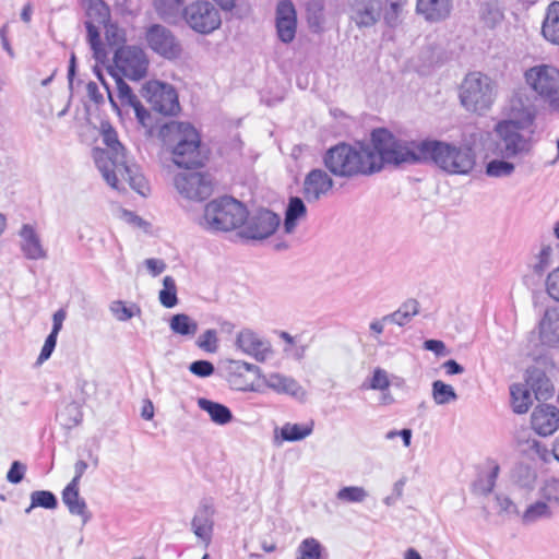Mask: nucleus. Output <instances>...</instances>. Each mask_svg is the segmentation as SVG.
<instances>
[{"label":"nucleus","mask_w":559,"mask_h":559,"mask_svg":"<svg viewBox=\"0 0 559 559\" xmlns=\"http://www.w3.org/2000/svg\"><path fill=\"white\" fill-rule=\"evenodd\" d=\"M452 9L451 0H417L416 10L429 22L445 20Z\"/></svg>","instance_id":"26"},{"label":"nucleus","mask_w":559,"mask_h":559,"mask_svg":"<svg viewBox=\"0 0 559 559\" xmlns=\"http://www.w3.org/2000/svg\"><path fill=\"white\" fill-rule=\"evenodd\" d=\"M381 12V0H353L350 3V19L359 28L373 26Z\"/></svg>","instance_id":"19"},{"label":"nucleus","mask_w":559,"mask_h":559,"mask_svg":"<svg viewBox=\"0 0 559 559\" xmlns=\"http://www.w3.org/2000/svg\"><path fill=\"white\" fill-rule=\"evenodd\" d=\"M248 217L247 207L231 197L212 200L204 207L201 225L209 231H230L242 227Z\"/></svg>","instance_id":"5"},{"label":"nucleus","mask_w":559,"mask_h":559,"mask_svg":"<svg viewBox=\"0 0 559 559\" xmlns=\"http://www.w3.org/2000/svg\"><path fill=\"white\" fill-rule=\"evenodd\" d=\"M552 249L550 246H544L536 257V262L533 264V271L542 275L550 266Z\"/></svg>","instance_id":"55"},{"label":"nucleus","mask_w":559,"mask_h":559,"mask_svg":"<svg viewBox=\"0 0 559 559\" xmlns=\"http://www.w3.org/2000/svg\"><path fill=\"white\" fill-rule=\"evenodd\" d=\"M144 38L147 46L166 60H178L183 53L180 39L164 25L152 24L146 28Z\"/></svg>","instance_id":"11"},{"label":"nucleus","mask_w":559,"mask_h":559,"mask_svg":"<svg viewBox=\"0 0 559 559\" xmlns=\"http://www.w3.org/2000/svg\"><path fill=\"white\" fill-rule=\"evenodd\" d=\"M511 397L513 411L516 414H525L533 404L531 390L526 384H513L511 386Z\"/></svg>","instance_id":"37"},{"label":"nucleus","mask_w":559,"mask_h":559,"mask_svg":"<svg viewBox=\"0 0 559 559\" xmlns=\"http://www.w3.org/2000/svg\"><path fill=\"white\" fill-rule=\"evenodd\" d=\"M105 35L110 45H118L124 41V32L114 24L105 23Z\"/></svg>","instance_id":"58"},{"label":"nucleus","mask_w":559,"mask_h":559,"mask_svg":"<svg viewBox=\"0 0 559 559\" xmlns=\"http://www.w3.org/2000/svg\"><path fill=\"white\" fill-rule=\"evenodd\" d=\"M31 506L25 510L29 513L33 508L40 507L45 509H56L58 501L51 491L36 490L31 493Z\"/></svg>","instance_id":"49"},{"label":"nucleus","mask_w":559,"mask_h":559,"mask_svg":"<svg viewBox=\"0 0 559 559\" xmlns=\"http://www.w3.org/2000/svg\"><path fill=\"white\" fill-rule=\"evenodd\" d=\"M159 301L165 308H174L178 304L177 286L171 276L163 280V289L159 292Z\"/></svg>","instance_id":"48"},{"label":"nucleus","mask_w":559,"mask_h":559,"mask_svg":"<svg viewBox=\"0 0 559 559\" xmlns=\"http://www.w3.org/2000/svg\"><path fill=\"white\" fill-rule=\"evenodd\" d=\"M531 425L542 437L554 435L559 429V408L549 404L535 407L531 415Z\"/></svg>","instance_id":"18"},{"label":"nucleus","mask_w":559,"mask_h":559,"mask_svg":"<svg viewBox=\"0 0 559 559\" xmlns=\"http://www.w3.org/2000/svg\"><path fill=\"white\" fill-rule=\"evenodd\" d=\"M280 223L281 218L277 214L266 209H259L252 213L248 212L239 235L246 239L262 240L273 235Z\"/></svg>","instance_id":"13"},{"label":"nucleus","mask_w":559,"mask_h":559,"mask_svg":"<svg viewBox=\"0 0 559 559\" xmlns=\"http://www.w3.org/2000/svg\"><path fill=\"white\" fill-rule=\"evenodd\" d=\"M539 497L557 510L559 508V479H546L538 490Z\"/></svg>","instance_id":"46"},{"label":"nucleus","mask_w":559,"mask_h":559,"mask_svg":"<svg viewBox=\"0 0 559 559\" xmlns=\"http://www.w3.org/2000/svg\"><path fill=\"white\" fill-rule=\"evenodd\" d=\"M512 478L521 488L532 490L537 480V473L535 468L526 464H519L513 469Z\"/></svg>","instance_id":"41"},{"label":"nucleus","mask_w":559,"mask_h":559,"mask_svg":"<svg viewBox=\"0 0 559 559\" xmlns=\"http://www.w3.org/2000/svg\"><path fill=\"white\" fill-rule=\"evenodd\" d=\"M512 158H493L485 166V174L489 178H510L515 173V164L511 162Z\"/></svg>","instance_id":"36"},{"label":"nucleus","mask_w":559,"mask_h":559,"mask_svg":"<svg viewBox=\"0 0 559 559\" xmlns=\"http://www.w3.org/2000/svg\"><path fill=\"white\" fill-rule=\"evenodd\" d=\"M57 336H58V333H53V332H50V334L47 336L45 344L41 348V352L38 356L39 364L44 362L51 356V354L56 347V344H57Z\"/></svg>","instance_id":"61"},{"label":"nucleus","mask_w":559,"mask_h":559,"mask_svg":"<svg viewBox=\"0 0 559 559\" xmlns=\"http://www.w3.org/2000/svg\"><path fill=\"white\" fill-rule=\"evenodd\" d=\"M526 83L545 99L552 111L559 112V71L548 64L530 68L525 72Z\"/></svg>","instance_id":"8"},{"label":"nucleus","mask_w":559,"mask_h":559,"mask_svg":"<svg viewBox=\"0 0 559 559\" xmlns=\"http://www.w3.org/2000/svg\"><path fill=\"white\" fill-rule=\"evenodd\" d=\"M539 336L543 344L559 346V312L547 310L539 323Z\"/></svg>","instance_id":"28"},{"label":"nucleus","mask_w":559,"mask_h":559,"mask_svg":"<svg viewBox=\"0 0 559 559\" xmlns=\"http://www.w3.org/2000/svg\"><path fill=\"white\" fill-rule=\"evenodd\" d=\"M276 31L278 38L288 44L294 40L297 28V16L294 4L282 0L276 7Z\"/></svg>","instance_id":"20"},{"label":"nucleus","mask_w":559,"mask_h":559,"mask_svg":"<svg viewBox=\"0 0 559 559\" xmlns=\"http://www.w3.org/2000/svg\"><path fill=\"white\" fill-rule=\"evenodd\" d=\"M185 0H154V9L158 16L169 23L176 24L182 19Z\"/></svg>","instance_id":"31"},{"label":"nucleus","mask_w":559,"mask_h":559,"mask_svg":"<svg viewBox=\"0 0 559 559\" xmlns=\"http://www.w3.org/2000/svg\"><path fill=\"white\" fill-rule=\"evenodd\" d=\"M182 20L199 34H210L222 24L218 9L206 0H198L185 7Z\"/></svg>","instance_id":"10"},{"label":"nucleus","mask_w":559,"mask_h":559,"mask_svg":"<svg viewBox=\"0 0 559 559\" xmlns=\"http://www.w3.org/2000/svg\"><path fill=\"white\" fill-rule=\"evenodd\" d=\"M424 348L433 352L437 356H445L448 354L444 343L438 340L425 341Z\"/></svg>","instance_id":"64"},{"label":"nucleus","mask_w":559,"mask_h":559,"mask_svg":"<svg viewBox=\"0 0 559 559\" xmlns=\"http://www.w3.org/2000/svg\"><path fill=\"white\" fill-rule=\"evenodd\" d=\"M461 106L471 114L484 115L491 109L498 97V84L489 75L468 72L457 88Z\"/></svg>","instance_id":"4"},{"label":"nucleus","mask_w":559,"mask_h":559,"mask_svg":"<svg viewBox=\"0 0 559 559\" xmlns=\"http://www.w3.org/2000/svg\"><path fill=\"white\" fill-rule=\"evenodd\" d=\"M169 328L175 334L193 337L198 332V323L186 313L174 314Z\"/></svg>","instance_id":"38"},{"label":"nucleus","mask_w":559,"mask_h":559,"mask_svg":"<svg viewBox=\"0 0 559 559\" xmlns=\"http://www.w3.org/2000/svg\"><path fill=\"white\" fill-rule=\"evenodd\" d=\"M169 152L171 153L174 164L181 168L190 169L202 167L206 160V155L201 148L200 135H198L197 139H190L188 143H181V145L175 146L174 150Z\"/></svg>","instance_id":"15"},{"label":"nucleus","mask_w":559,"mask_h":559,"mask_svg":"<svg viewBox=\"0 0 559 559\" xmlns=\"http://www.w3.org/2000/svg\"><path fill=\"white\" fill-rule=\"evenodd\" d=\"M141 93L152 108L162 115L173 116L180 110L177 92L170 84L150 81L143 85Z\"/></svg>","instance_id":"12"},{"label":"nucleus","mask_w":559,"mask_h":559,"mask_svg":"<svg viewBox=\"0 0 559 559\" xmlns=\"http://www.w3.org/2000/svg\"><path fill=\"white\" fill-rule=\"evenodd\" d=\"M402 164L433 162L451 175H468L476 166V153L471 145H455L438 140H400Z\"/></svg>","instance_id":"2"},{"label":"nucleus","mask_w":559,"mask_h":559,"mask_svg":"<svg viewBox=\"0 0 559 559\" xmlns=\"http://www.w3.org/2000/svg\"><path fill=\"white\" fill-rule=\"evenodd\" d=\"M99 25L95 22H85V26L87 29V37L91 45V48L94 51V56L97 60H102L105 57L104 49L100 48L99 40Z\"/></svg>","instance_id":"52"},{"label":"nucleus","mask_w":559,"mask_h":559,"mask_svg":"<svg viewBox=\"0 0 559 559\" xmlns=\"http://www.w3.org/2000/svg\"><path fill=\"white\" fill-rule=\"evenodd\" d=\"M235 344L242 353L252 356L260 362L265 361L272 355L270 343L249 329L237 334Z\"/></svg>","instance_id":"17"},{"label":"nucleus","mask_w":559,"mask_h":559,"mask_svg":"<svg viewBox=\"0 0 559 559\" xmlns=\"http://www.w3.org/2000/svg\"><path fill=\"white\" fill-rule=\"evenodd\" d=\"M497 138L495 153L502 158H518L528 155L534 146L535 128L499 120L493 126Z\"/></svg>","instance_id":"6"},{"label":"nucleus","mask_w":559,"mask_h":559,"mask_svg":"<svg viewBox=\"0 0 559 559\" xmlns=\"http://www.w3.org/2000/svg\"><path fill=\"white\" fill-rule=\"evenodd\" d=\"M499 473V466L495 465L490 472L480 476L473 485V490L477 495H488L492 491Z\"/></svg>","instance_id":"50"},{"label":"nucleus","mask_w":559,"mask_h":559,"mask_svg":"<svg viewBox=\"0 0 559 559\" xmlns=\"http://www.w3.org/2000/svg\"><path fill=\"white\" fill-rule=\"evenodd\" d=\"M321 544L316 538L304 539L297 549V559H320Z\"/></svg>","instance_id":"51"},{"label":"nucleus","mask_w":559,"mask_h":559,"mask_svg":"<svg viewBox=\"0 0 559 559\" xmlns=\"http://www.w3.org/2000/svg\"><path fill=\"white\" fill-rule=\"evenodd\" d=\"M515 444L519 453L532 461L539 460L547 462L549 451L537 439L533 438L526 429L518 431L515 436Z\"/></svg>","instance_id":"23"},{"label":"nucleus","mask_w":559,"mask_h":559,"mask_svg":"<svg viewBox=\"0 0 559 559\" xmlns=\"http://www.w3.org/2000/svg\"><path fill=\"white\" fill-rule=\"evenodd\" d=\"M419 312V305L415 299H409L393 313L386 314L382 321H389L400 326L408 323Z\"/></svg>","instance_id":"35"},{"label":"nucleus","mask_w":559,"mask_h":559,"mask_svg":"<svg viewBox=\"0 0 559 559\" xmlns=\"http://www.w3.org/2000/svg\"><path fill=\"white\" fill-rule=\"evenodd\" d=\"M405 4L406 0H385L383 20L389 27H395L402 22Z\"/></svg>","instance_id":"44"},{"label":"nucleus","mask_w":559,"mask_h":559,"mask_svg":"<svg viewBox=\"0 0 559 559\" xmlns=\"http://www.w3.org/2000/svg\"><path fill=\"white\" fill-rule=\"evenodd\" d=\"M177 191L189 200L201 201L212 193L211 180L201 173H185L175 177Z\"/></svg>","instance_id":"14"},{"label":"nucleus","mask_w":559,"mask_h":559,"mask_svg":"<svg viewBox=\"0 0 559 559\" xmlns=\"http://www.w3.org/2000/svg\"><path fill=\"white\" fill-rule=\"evenodd\" d=\"M542 35L552 45H559V1H552L546 10Z\"/></svg>","instance_id":"30"},{"label":"nucleus","mask_w":559,"mask_h":559,"mask_svg":"<svg viewBox=\"0 0 559 559\" xmlns=\"http://www.w3.org/2000/svg\"><path fill=\"white\" fill-rule=\"evenodd\" d=\"M313 427L314 423L312 420L306 425L286 423L281 428V438L283 441H300L312 433Z\"/></svg>","instance_id":"40"},{"label":"nucleus","mask_w":559,"mask_h":559,"mask_svg":"<svg viewBox=\"0 0 559 559\" xmlns=\"http://www.w3.org/2000/svg\"><path fill=\"white\" fill-rule=\"evenodd\" d=\"M556 513L551 504L547 503L540 497L535 502L527 506L522 514V523L525 525L534 524L538 521L550 520Z\"/></svg>","instance_id":"32"},{"label":"nucleus","mask_w":559,"mask_h":559,"mask_svg":"<svg viewBox=\"0 0 559 559\" xmlns=\"http://www.w3.org/2000/svg\"><path fill=\"white\" fill-rule=\"evenodd\" d=\"M333 188V179L323 169H312L304 181V197L308 202H317Z\"/></svg>","instance_id":"21"},{"label":"nucleus","mask_w":559,"mask_h":559,"mask_svg":"<svg viewBox=\"0 0 559 559\" xmlns=\"http://www.w3.org/2000/svg\"><path fill=\"white\" fill-rule=\"evenodd\" d=\"M368 496V491L361 486H345L335 495L336 499L343 503H361Z\"/></svg>","instance_id":"45"},{"label":"nucleus","mask_w":559,"mask_h":559,"mask_svg":"<svg viewBox=\"0 0 559 559\" xmlns=\"http://www.w3.org/2000/svg\"><path fill=\"white\" fill-rule=\"evenodd\" d=\"M110 75L115 80L117 91H118V97L120 100L123 99L124 97L133 94L131 87L123 81L122 75H120L116 71H111Z\"/></svg>","instance_id":"63"},{"label":"nucleus","mask_w":559,"mask_h":559,"mask_svg":"<svg viewBox=\"0 0 559 559\" xmlns=\"http://www.w3.org/2000/svg\"><path fill=\"white\" fill-rule=\"evenodd\" d=\"M26 471V466L19 462L14 461L7 474V479L11 484H19L24 478V474Z\"/></svg>","instance_id":"59"},{"label":"nucleus","mask_w":559,"mask_h":559,"mask_svg":"<svg viewBox=\"0 0 559 559\" xmlns=\"http://www.w3.org/2000/svg\"><path fill=\"white\" fill-rule=\"evenodd\" d=\"M217 333L215 330H206L199 336L197 345L204 352L215 353L217 350Z\"/></svg>","instance_id":"54"},{"label":"nucleus","mask_w":559,"mask_h":559,"mask_svg":"<svg viewBox=\"0 0 559 559\" xmlns=\"http://www.w3.org/2000/svg\"><path fill=\"white\" fill-rule=\"evenodd\" d=\"M109 309L115 318L120 322H126L135 316H140L141 309L138 305L127 302L122 300H115L110 304Z\"/></svg>","instance_id":"47"},{"label":"nucleus","mask_w":559,"mask_h":559,"mask_svg":"<svg viewBox=\"0 0 559 559\" xmlns=\"http://www.w3.org/2000/svg\"><path fill=\"white\" fill-rule=\"evenodd\" d=\"M198 135V131L191 123L175 120L163 124L158 130V138L168 151L181 143H188L190 139H197Z\"/></svg>","instance_id":"16"},{"label":"nucleus","mask_w":559,"mask_h":559,"mask_svg":"<svg viewBox=\"0 0 559 559\" xmlns=\"http://www.w3.org/2000/svg\"><path fill=\"white\" fill-rule=\"evenodd\" d=\"M308 21L311 26H320L323 22V5L321 0H311L307 7Z\"/></svg>","instance_id":"56"},{"label":"nucleus","mask_w":559,"mask_h":559,"mask_svg":"<svg viewBox=\"0 0 559 559\" xmlns=\"http://www.w3.org/2000/svg\"><path fill=\"white\" fill-rule=\"evenodd\" d=\"M496 502L499 507L500 513H506L509 515L518 514V508L516 504L507 496L503 495H497L496 496Z\"/></svg>","instance_id":"62"},{"label":"nucleus","mask_w":559,"mask_h":559,"mask_svg":"<svg viewBox=\"0 0 559 559\" xmlns=\"http://www.w3.org/2000/svg\"><path fill=\"white\" fill-rule=\"evenodd\" d=\"M62 501L72 515H78L82 519L83 524L90 521L91 513L87 510L85 500L80 497L79 486H75L74 483H69L63 489Z\"/></svg>","instance_id":"27"},{"label":"nucleus","mask_w":559,"mask_h":559,"mask_svg":"<svg viewBox=\"0 0 559 559\" xmlns=\"http://www.w3.org/2000/svg\"><path fill=\"white\" fill-rule=\"evenodd\" d=\"M479 16L487 27L493 28L502 21L503 13L497 2L486 1L480 4Z\"/></svg>","instance_id":"43"},{"label":"nucleus","mask_w":559,"mask_h":559,"mask_svg":"<svg viewBox=\"0 0 559 559\" xmlns=\"http://www.w3.org/2000/svg\"><path fill=\"white\" fill-rule=\"evenodd\" d=\"M189 371L200 378H206L214 373V365L209 360H195L189 365Z\"/></svg>","instance_id":"57"},{"label":"nucleus","mask_w":559,"mask_h":559,"mask_svg":"<svg viewBox=\"0 0 559 559\" xmlns=\"http://www.w3.org/2000/svg\"><path fill=\"white\" fill-rule=\"evenodd\" d=\"M431 395L437 405H445L457 400V394L453 386L441 380L432 382Z\"/></svg>","instance_id":"42"},{"label":"nucleus","mask_w":559,"mask_h":559,"mask_svg":"<svg viewBox=\"0 0 559 559\" xmlns=\"http://www.w3.org/2000/svg\"><path fill=\"white\" fill-rule=\"evenodd\" d=\"M266 385L278 393L289 394L296 399L306 396V391L295 379L280 373L270 374L266 379Z\"/></svg>","instance_id":"29"},{"label":"nucleus","mask_w":559,"mask_h":559,"mask_svg":"<svg viewBox=\"0 0 559 559\" xmlns=\"http://www.w3.org/2000/svg\"><path fill=\"white\" fill-rule=\"evenodd\" d=\"M19 237L21 238V251L26 259L41 260L47 258V251L34 225L23 224L19 230Z\"/></svg>","instance_id":"22"},{"label":"nucleus","mask_w":559,"mask_h":559,"mask_svg":"<svg viewBox=\"0 0 559 559\" xmlns=\"http://www.w3.org/2000/svg\"><path fill=\"white\" fill-rule=\"evenodd\" d=\"M115 67H108L109 73L116 71L129 80L143 79L148 69V58L145 51L138 46H122L114 53Z\"/></svg>","instance_id":"9"},{"label":"nucleus","mask_w":559,"mask_h":559,"mask_svg":"<svg viewBox=\"0 0 559 559\" xmlns=\"http://www.w3.org/2000/svg\"><path fill=\"white\" fill-rule=\"evenodd\" d=\"M323 164L336 177L353 178L379 173L384 164L400 166V140L385 129L371 132L370 143L350 145L345 142L330 147Z\"/></svg>","instance_id":"1"},{"label":"nucleus","mask_w":559,"mask_h":559,"mask_svg":"<svg viewBox=\"0 0 559 559\" xmlns=\"http://www.w3.org/2000/svg\"><path fill=\"white\" fill-rule=\"evenodd\" d=\"M102 139L106 147L95 150L94 159L105 181L117 190L122 181H127L138 193L146 195L145 178L134 164L128 162L126 150L109 123L102 124Z\"/></svg>","instance_id":"3"},{"label":"nucleus","mask_w":559,"mask_h":559,"mask_svg":"<svg viewBox=\"0 0 559 559\" xmlns=\"http://www.w3.org/2000/svg\"><path fill=\"white\" fill-rule=\"evenodd\" d=\"M307 215V207L304 201L298 197H292L285 212L284 230L286 234H292L299 219L305 218Z\"/></svg>","instance_id":"33"},{"label":"nucleus","mask_w":559,"mask_h":559,"mask_svg":"<svg viewBox=\"0 0 559 559\" xmlns=\"http://www.w3.org/2000/svg\"><path fill=\"white\" fill-rule=\"evenodd\" d=\"M87 22L105 24L109 21V8L103 0H83Z\"/></svg>","instance_id":"39"},{"label":"nucleus","mask_w":559,"mask_h":559,"mask_svg":"<svg viewBox=\"0 0 559 559\" xmlns=\"http://www.w3.org/2000/svg\"><path fill=\"white\" fill-rule=\"evenodd\" d=\"M213 515L214 510L210 504H202L198 508L192 521L191 528L194 535L203 540L206 545L211 542L213 533Z\"/></svg>","instance_id":"24"},{"label":"nucleus","mask_w":559,"mask_h":559,"mask_svg":"<svg viewBox=\"0 0 559 559\" xmlns=\"http://www.w3.org/2000/svg\"><path fill=\"white\" fill-rule=\"evenodd\" d=\"M526 385L534 393L537 401L549 400L555 392V388L546 373L538 368L527 370Z\"/></svg>","instance_id":"25"},{"label":"nucleus","mask_w":559,"mask_h":559,"mask_svg":"<svg viewBox=\"0 0 559 559\" xmlns=\"http://www.w3.org/2000/svg\"><path fill=\"white\" fill-rule=\"evenodd\" d=\"M391 382L388 372L382 368H376L369 379L368 389L376 391H386Z\"/></svg>","instance_id":"53"},{"label":"nucleus","mask_w":559,"mask_h":559,"mask_svg":"<svg viewBox=\"0 0 559 559\" xmlns=\"http://www.w3.org/2000/svg\"><path fill=\"white\" fill-rule=\"evenodd\" d=\"M536 97L527 87L521 86L511 91L502 106V121H512L530 128H535L537 117Z\"/></svg>","instance_id":"7"},{"label":"nucleus","mask_w":559,"mask_h":559,"mask_svg":"<svg viewBox=\"0 0 559 559\" xmlns=\"http://www.w3.org/2000/svg\"><path fill=\"white\" fill-rule=\"evenodd\" d=\"M546 286L549 296L559 301V266L549 273Z\"/></svg>","instance_id":"60"},{"label":"nucleus","mask_w":559,"mask_h":559,"mask_svg":"<svg viewBox=\"0 0 559 559\" xmlns=\"http://www.w3.org/2000/svg\"><path fill=\"white\" fill-rule=\"evenodd\" d=\"M198 405L202 411L206 412L212 421L217 425H226L233 419L230 409L221 403L201 397L198 400Z\"/></svg>","instance_id":"34"}]
</instances>
